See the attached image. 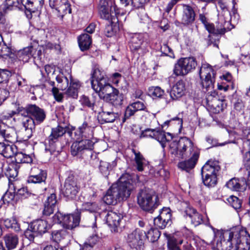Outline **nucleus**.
I'll use <instances>...</instances> for the list:
<instances>
[{"label": "nucleus", "mask_w": 250, "mask_h": 250, "mask_svg": "<svg viewBox=\"0 0 250 250\" xmlns=\"http://www.w3.org/2000/svg\"><path fill=\"white\" fill-rule=\"evenodd\" d=\"M161 52L165 56H168L170 57H173V53L171 49L167 45V44H163L160 48Z\"/></svg>", "instance_id": "nucleus-59"}, {"label": "nucleus", "mask_w": 250, "mask_h": 250, "mask_svg": "<svg viewBox=\"0 0 250 250\" xmlns=\"http://www.w3.org/2000/svg\"><path fill=\"white\" fill-rule=\"evenodd\" d=\"M16 188H8L5 194L3 195L2 198L3 200L7 202L12 201L15 196H16Z\"/></svg>", "instance_id": "nucleus-52"}, {"label": "nucleus", "mask_w": 250, "mask_h": 250, "mask_svg": "<svg viewBox=\"0 0 250 250\" xmlns=\"http://www.w3.org/2000/svg\"><path fill=\"white\" fill-rule=\"evenodd\" d=\"M50 227L46 221L42 219L36 220L30 224V228L38 234L44 233Z\"/></svg>", "instance_id": "nucleus-26"}, {"label": "nucleus", "mask_w": 250, "mask_h": 250, "mask_svg": "<svg viewBox=\"0 0 250 250\" xmlns=\"http://www.w3.org/2000/svg\"><path fill=\"white\" fill-rule=\"evenodd\" d=\"M156 131V129L147 128L142 131L140 138L149 137L154 139Z\"/></svg>", "instance_id": "nucleus-55"}, {"label": "nucleus", "mask_w": 250, "mask_h": 250, "mask_svg": "<svg viewBox=\"0 0 250 250\" xmlns=\"http://www.w3.org/2000/svg\"><path fill=\"white\" fill-rule=\"evenodd\" d=\"M225 186L227 188H240L243 186L240 183L238 179L233 178L226 184Z\"/></svg>", "instance_id": "nucleus-56"}, {"label": "nucleus", "mask_w": 250, "mask_h": 250, "mask_svg": "<svg viewBox=\"0 0 250 250\" xmlns=\"http://www.w3.org/2000/svg\"><path fill=\"white\" fill-rule=\"evenodd\" d=\"M218 6L221 11H219L218 20L221 24L225 22L226 24L231 25L232 23L238 22L239 16L235 10L232 11V15L228 10L226 5L221 0L218 1Z\"/></svg>", "instance_id": "nucleus-12"}, {"label": "nucleus", "mask_w": 250, "mask_h": 250, "mask_svg": "<svg viewBox=\"0 0 250 250\" xmlns=\"http://www.w3.org/2000/svg\"><path fill=\"white\" fill-rule=\"evenodd\" d=\"M135 112L136 111L131 104L128 106L125 109L124 116L122 119L123 123L125 122L127 119H128L130 116L133 115Z\"/></svg>", "instance_id": "nucleus-57"}, {"label": "nucleus", "mask_w": 250, "mask_h": 250, "mask_svg": "<svg viewBox=\"0 0 250 250\" xmlns=\"http://www.w3.org/2000/svg\"><path fill=\"white\" fill-rule=\"evenodd\" d=\"M195 147L192 141L187 137H181L178 141H173L169 144L170 153L176 157L184 158L194 152Z\"/></svg>", "instance_id": "nucleus-5"}, {"label": "nucleus", "mask_w": 250, "mask_h": 250, "mask_svg": "<svg viewBox=\"0 0 250 250\" xmlns=\"http://www.w3.org/2000/svg\"><path fill=\"white\" fill-rule=\"evenodd\" d=\"M227 201L230 205L235 210H239L242 207V201L237 197L231 195L228 199Z\"/></svg>", "instance_id": "nucleus-48"}, {"label": "nucleus", "mask_w": 250, "mask_h": 250, "mask_svg": "<svg viewBox=\"0 0 250 250\" xmlns=\"http://www.w3.org/2000/svg\"><path fill=\"white\" fill-rule=\"evenodd\" d=\"M204 26L209 33L214 35L224 34L227 30H229L233 28V27H230L229 25L226 24L224 22L221 24L219 21L216 28H215L212 23L209 22H208Z\"/></svg>", "instance_id": "nucleus-24"}, {"label": "nucleus", "mask_w": 250, "mask_h": 250, "mask_svg": "<svg viewBox=\"0 0 250 250\" xmlns=\"http://www.w3.org/2000/svg\"><path fill=\"white\" fill-rule=\"evenodd\" d=\"M166 195L165 190L141 188L138 193L137 203L143 210L152 213Z\"/></svg>", "instance_id": "nucleus-4"}, {"label": "nucleus", "mask_w": 250, "mask_h": 250, "mask_svg": "<svg viewBox=\"0 0 250 250\" xmlns=\"http://www.w3.org/2000/svg\"><path fill=\"white\" fill-rule=\"evenodd\" d=\"M149 94L153 97H161L164 94V91L159 86H152L149 88Z\"/></svg>", "instance_id": "nucleus-50"}, {"label": "nucleus", "mask_w": 250, "mask_h": 250, "mask_svg": "<svg viewBox=\"0 0 250 250\" xmlns=\"http://www.w3.org/2000/svg\"><path fill=\"white\" fill-rule=\"evenodd\" d=\"M166 134L170 136L169 133L157 130L155 135L154 139L161 144L163 148L165 147L166 143L168 141V139L167 138Z\"/></svg>", "instance_id": "nucleus-44"}, {"label": "nucleus", "mask_w": 250, "mask_h": 250, "mask_svg": "<svg viewBox=\"0 0 250 250\" xmlns=\"http://www.w3.org/2000/svg\"><path fill=\"white\" fill-rule=\"evenodd\" d=\"M132 5L136 8L143 7L149 0H131Z\"/></svg>", "instance_id": "nucleus-63"}, {"label": "nucleus", "mask_w": 250, "mask_h": 250, "mask_svg": "<svg viewBox=\"0 0 250 250\" xmlns=\"http://www.w3.org/2000/svg\"><path fill=\"white\" fill-rule=\"evenodd\" d=\"M167 247L169 250H174L179 248V246L183 243V240L180 238L177 234L168 235Z\"/></svg>", "instance_id": "nucleus-36"}, {"label": "nucleus", "mask_w": 250, "mask_h": 250, "mask_svg": "<svg viewBox=\"0 0 250 250\" xmlns=\"http://www.w3.org/2000/svg\"><path fill=\"white\" fill-rule=\"evenodd\" d=\"M199 75L203 88L209 91L206 98L208 104L216 108L218 112L222 111L223 102L218 99L217 92L212 91L214 87L215 75L212 66L208 63L202 64L199 71Z\"/></svg>", "instance_id": "nucleus-3"}, {"label": "nucleus", "mask_w": 250, "mask_h": 250, "mask_svg": "<svg viewBox=\"0 0 250 250\" xmlns=\"http://www.w3.org/2000/svg\"><path fill=\"white\" fill-rule=\"evenodd\" d=\"M220 170V167L217 162L208 161L203 167L201 169L202 177L217 176V172Z\"/></svg>", "instance_id": "nucleus-22"}, {"label": "nucleus", "mask_w": 250, "mask_h": 250, "mask_svg": "<svg viewBox=\"0 0 250 250\" xmlns=\"http://www.w3.org/2000/svg\"><path fill=\"white\" fill-rule=\"evenodd\" d=\"M76 187V183L74 176L73 175H69L64 182V188H74Z\"/></svg>", "instance_id": "nucleus-58"}, {"label": "nucleus", "mask_w": 250, "mask_h": 250, "mask_svg": "<svg viewBox=\"0 0 250 250\" xmlns=\"http://www.w3.org/2000/svg\"><path fill=\"white\" fill-rule=\"evenodd\" d=\"M131 176L125 173L123 174L119 179L116 184L117 186L113 184L110 188H129L131 185Z\"/></svg>", "instance_id": "nucleus-39"}, {"label": "nucleus", "mask_w": 250, "mask_h": 250, "mask_svg": "<svg viewBox=\"0 0 250 250\" xmlns=\"http://www.w3.org/2000/svg\"><path fill=\"white\" fill-rule=\"evenodd\" d=\"M60 192L67 199H73L76 196L78 191L77 188H60Z\"/></svg>", "instance_id": "nucleus-47"}, {"label": "nucleus", "mask_w": 250, "mask_h": 250, "mask_svg": "<svg viewBox=\"0 0 250 250\" xmlns=\"http://www.w3.org/2000/svg\"><path fill=\"white\" fill-rule=\"evenodd\" d=\"M99 237L94 234L89 236L84 243L82 250H93L94 246L99 241Z\"/></svg>", "instance_id": "nucleus-41"}, {"label": "nucleus", "mask_w": 250, "mask_h": 250, "mask_svg": "<svg viewBox=\"0 0 250 250\" xmlns=\"http://www.w3.org/2000/svg\"><path fill=\"white\" fill-rule=\"evenodd\" d=\"M22 4L30 13H34L43 4V0H21Z\"/></svg>", "instance_id": "nucleus-27"}, {"label": "nucleus", "mask_w": 250, "mask_h": 250, "mask_svg": "<svg viewBox=\"0 0 250 250\" xmlns=\"http://www.w3.org/2000/svg\"><path fill=\"white\" fill-rule=\"evenodd\" d=\"M12 54V50L5 44H3L0 48V57L6 58L7 57H10Z\"/></svg>", "instance_id": "nucleus-54"}, {"label": "nucleus", "mask_w": 250, "mask_h": 250, "mask_svg": "<svg viewBox=\"0 0 250 250\" xmlns=\"http://www.w3.org/2000/svg\"><path fill=\"white\" fill-rule=\"evenodd\" d=\"M197 65V61L193 57L181 58L174 65L173 74L177 76H185L194 70Z\"/></svg>", "instance_id": "nucleus-9"}, {"label": "nucleus", "mask_w": 250, "mask_h": 250, "mask_svg": "<svg viewBox=\"0 0 250 250\" xmlns=\"http://www.w3.org/2000/svg\"><path fill=\"white\" fill-rule=\"evenodd\" d=\"M143 42V36L141 34L132 35L129 42V47L132 51H138L141 48Z\"/></svg>", "instance_id": "nucleus-35"}, {"label": "nucleus", "mask_w": 250, "mask_h": 250, "mask_svg": "<svg viewBox=\"0 0 250 250\" xmlns=\"http://www.w3.org/2000/svg\"><path fill=\"white\" fill-rule=\"evenodd\" d=\"M49 5L51 8L57 11L59 16L62 17L71 12L70 5L67 0H49Z\"/></svg>", "instance_id": "nucleus-17"}, {"label": "nucleus", "mask_w": 250, "mask_h": 250, "mask_svg": "<svg viewBox=\"0 0 250 250\" xmlns=\"http://www.w3.org/2000/svg\"><path fill=\"white\" fill-rule=\"evenodd\" d=\"M122 218L121 214L112 211L107 212L105 216L106 224L112 232L117 231L118 227Z\"/></svg>", "instance_id": "nucleus-20"}, {"label": "nucleus", "mask_w": 250, "mask_h": 250, "mask_svg": "<svg viewBox=\"0 0 250 250\" xmlns=\"http://www.w3.org/2000/svg\"><path fill=\"white\" fill-rule=\"evenodd\" d=\"M185 212L191 218V222L195 226L202 223L203 219L202 215L199 214L194 208L190 206H188Z\"/></svg>", "instance_id": "nucleus-32"}, {"label": "nucleus", "mask_w": 250, "mask_h": 250, "mask_svg": "<svg viewBox=\"0 0 250 250\" xmlns=\"http://www.w3.org/2000/svg\"><path fill=\"white\" fill-rule=\"evenodd\" d=\"M132 151L135 155V167L139 171H143L147 164L146 160L139 151H136L134 149H132Z\"/></svg>", "instance_id": "nucleus-37"}, {"label": "nucleus", "mask_w": 250, "mask_h": 250, "mask_svg": "<svg viewBox=\"0 0 250 250\" xmlns=\"http://www.w3.org/2000/svg\"><path fill=\"white\" fill-rule=\"evenodd\" d=\"M66 129L60 125L52 128L51 133L48 137V147H46L45 150L53 154L55 151H59L58 146L60 145V139L65 134Z\"/></svg>", "instance_id": "nucleus-10"}, {"label": "nucleus", "mask_w": 250, "mask_h": 250, "mask_svg": "<svg viewBox=\"0 0 250 250\" xmlns=\"http://www.w3.org/2000/svg\"><path fill=\"white\" fill-rule=\"evenodd\" d=\"M78 42L80 49L84 51L90 48L92 43V40L89 35L87 34H83L79 36Z\"/></svg>", "instance_id": "nucleus-38"}, {"label": "nucleus", "mask_w": 250, "mask_h": 250, "mask_svg": "<svg viewBox=\"0 0 250 250\" xmlns=\"http://www.w3.org/2000/svg\"><path fill=\"white\" fill-rule=\"evenodd\" d=\"M56 203V194L51 193V195L48 197L47 201L45 202L44 208L43 211V214L48 216L53 213Z\"/></svg>", "instance_id": "nucleus-29"}, {"label": "nucleus", "mask_w": 250, "mask_h": 250, "mask_svg": "<svg viewBox=\"0 0 250 250\" xmlns=\"http://www.w3.org/2000/svg\"><path fill=\"white\" fill-rule=\"evenodd\" d=\"M0 136L5 141L11 143L17 141L16 131L12 128L7 127L6 129H0Z\"/></svg>", "instance_id": "nucleus-33"}, {"label": "nucleus", "mask_w": 250, "mask_h": 250, "mask_svg": "<svg viewBox=\"0 0 250 250\" xmlns=\"http://www.w3.org/2000/svg\"><path fill=\"white\" fill-rule=\"evenodd\" d=\"M99 14L101 18L105 19L111 23L117 22L118 17L125 14L124 10L118 8L114 2L110 1V5L104 0L101 1L99 9Z\"/></svg>", "instance_id": "nucleus-6"}, {"label": "nucleus", "mask_w": 250, "mask_h": 250, "mask_svg": "<svg viewBox=\"0 0 250 250\" xmlns=\"http://www.w3.org/2000/svg\"><path fill=\"white\" fill-rule=\"evenodd\" d=\"M198 158V153L197 152H194L192 157L189 159L179 163L178 164V167L182 169L188 171L194 167Z\"/></svg>", "instance_id": "nucleus-28"}, {"label": "nucleus", "mask_w": 250, "mask_h": 250, "mask_svg": "<svg viewBox=\"0 0 250 250\" xmlns=\"http://www.w3.org/2000/svg\"><path fill=\"white\" fill-rule=\"evenodd\" d=\"M37 235V233L33 231V229L30 228V225L28 226V229L24 231L25 236L30 241H33L34 237Z\"/></svg>", "instance_id": "nucleus-61"}, {"label": "nucleus", "mask_w": 250, "mask_h": 250, "mask_svg": "<svg viewBox=\"0 0 250 250\" xmlns=\"http://www.w3.org/2000/svg\"><path fill=\"white\" fill-rule=\"evenodd\" d=\"M131 191L132 188H108L103 197V201L107 205H115L126 200Z\"/></svg>", "instance_id": "nucleus-8"}, {"label": "nucleus", "mask_w": 250, "mask_h": 250, "mask_svg": "<svg viewBox=\"0 0 250 250\" xmlns=\"http://www.w3.org/2000/svg\"><path fill=\"white\" fill-rule=\"evenodd\" d=\"M203 182L207 187H214L217 183V176L202 177Z\"/></svg>", "instance_id": "nucleus-53"}, {"label": "nucleus", "mask_w": 250, "mask_h": 250, "mask_svg": "<svg viewBox=\"0 0 250 250\" xmlns=\"http://www.w3.org/2000/svg\"><path fill=\"white\" fill-rule=\"evenodd\" d=\"M185 83L182 80L178 81L172 87L170 95L173 100H176L182 97L185 93Z\"/></svg>", "instance_id": "nucleus-25"}, {"label": "nucleus", "mask_w": 250, "mask_h": 250, "mask_svg": "<svg viewBox=\"0 0 250 250\" xmlns=\"http://www.w3.org/2000/svg\"><path fill=\"white\" fill-rule=\"evenodd\" d=\"M3 240L8 249H15L19 243V237L16 234L8 233L4 235Z\"/></svg>", "instance_id": "nucleus-30"}, {"label": "nucleus", "mask_w": 250, "mask_h": 250, "mask_svg": "<svg viewBox=\"0 0 250 250\" xmlns=\"http://www.w3.org/2000/svg\"><path fill=\"white\" fill-rule=\"evenodd\" d=\"M26 113L33 119L35 125H40L46 118V114L43 109L40 108L36 104H30L25 108Z\"/></svg>", "instance_id": "nucleus-15"}, {"label": "nucleus", "mask_w": 250, "mask_h": 250, "mask_svg": "<svg viewBox=\"0 0 250 250\" xmlns=\"http://www.w3.org/2000/svg\"><path fill=\"white\" fill-rule=\"evenodd\" d=\"M214 233L220 234L221 240L216 242L212 250H249L250 235L246 228L237 227L230 230H216L211 226Z\"/></svg>", "instance_id": "nucleus-1"}, {"label": "nucleus", "mask_w": 250, "mask_h": 250, "mask_svg": "<svg viewBox=\"0 0 250 250\" xmlns=\"http://www.w3.org/2000/svg\"><path fill=\"white\" fill-rule=\"evenodd\" d=\"M17 151L16 146L13 145L0 143V154L5 158L12 157Z\"/></svg>", "instance_id": "nucleus-31"}, {"label": "nucleus", "mask_w": 250, "mask_h": 250, "mask_svg": "<svg viewBox=\"0 0 250 250\" xmlns=\"http://www.w3.org/2000/svg\"><path fill=\"white\" fill-rule=\"evenodd\" d=\"M4 226L7 229H13L15 231H19L21 229L20 225L15 218H10L3 220Z\"/></svg>", "instance_id": "nucleus-42"}, {"label": "nucleus", "mask_w": 250, "mask_h": 250, "mask_svg": "<svg viewBox=\"0 0 250 250\" xmlns=\"http://www.w3.org/2000/svg\"><path fill=\"white\" fill-rule=\"evenodd\" d=\"M102 104L101 111H98V118L99 121L101 122V124L114 122L118 118V113L108 109V107L111 106L109 104L105 103Z\"/></svg>", "instance_id": "nucleus-16"}, {"label": "nucleus", "mask_w": 250, "mask_h": 250, "mask_svg": "<svg viewBox=\"0 0 250 250\" xmlns=\"http://www.w3.org/2000/svg\"><path fill=\"white\" fill-rule=\"evenodd\" d=\"M111 89L105 91L103 90L98 95L101 99L115 106L121 105L122 104L123 101V95L119 93L118 89L113 87L110 85Z\"/></svg>", "instance_id": "nucleus-13"}, {"label": "nucleus", "mask_w": 250, "mask_h": 250, "mask_svg": "<svg viewBox=\"0 0 250 250\" xmlns=\"http://www.w3.org/2000/svg\"><path fill=\"white\" fill-rule=\"evenodd\" d=\"M46 176L47 174L45 171L34 167L31 169L30 175L28 177L27 182L31 184L44 183Z\"/></svg>", "instance_id": "nucleus-21"}, {"label": "nucleus", "mask_w": 250, "mask_h": 250, "mask_svg": "<svg viewBox=\"0 0 250 250\" xmlns=\"http://www.w3.org/2000/svg\"><path fill=\"white\" fill-rule=\"evenodd\" d=\"M195 19V13L189 5L184 4L183 6V13L181 19V23L184 26H189L192 25Z\"/></svg>", "instance_id": "nucleus-18"}, {"label": "nucleus", "mask_w": 250, "mask_h": 250, "mask_svg": "<svg viewBox=\"0 0 250 250\" xmlns=\"http://www.w3.org/2000/svg\"><path fill=\"white\" fill-rule=\"evenodd\" d=\"M146 236L145 231L136 229L128 234L126 242L131 248L141 250L144 245Z\"/></svg>", "instance_id": "nucleus-14"}, {"label": "nucleus", "mask_w": 250, "mask_h": 250, "mask_svg": "<svg viewBox=\"0 0 250 250\" xmlns=\"http://www.w3.org/2000/svg\"><path fill=\"white\" fill-rule=\"evenodd\" d=\"M16 196L19 198H26L29 195L27 188H16Z\"/></svg>", "instance_id": "nucleus-64"}, {"label": "nucleus", "mask_w": 250, "mask_h": 250, "mask_svg": "<svg viewBox=\"0 0 250 250\" xmlns=\"http://www.w3.org/2000/svg\"><path fill=\"white\" fill-rule=\"evenodd\" d=\"M171 216L168 209L163 208L160 211L159 215L154 219L155 226L161 229H165L171 222Z\"/></svg>", "instance_id": "nucleus-19"}, {"label": "nucleus", "mask_w": 250, "mask_h": 250, "mask_svg": "<svg viewBox=\"0 0 250 250\" xmlns=\"http://www.w3.org/2000/svg\"><path fill=\"white\" fill-rule=\"evenodd\" d=\"M91 84L93 90L99 94L103 90L111 89L107 81L104 71L99 67H95L91 74Z\"/></svg>", "instance_id": "nucleus-7"}, {"label": "nucleus", "mask_w": 250, "mask_h": 250, "mask_svg": "<svg viewBox=\"0 0 250 250\" xmlns=\"http://www.w3.org/2000/svg\"><path fill=\"white\" fill-rule=\"evenodd\" d=\"M16 117L17 125L21 129H24L26 133L23 139L28 140L32 136V130L35 124L26 112L23 113L18 112Z\"/></svg>", "instance_id": "nucleus-11"}, {"label": "nucleus", "mask_w": 250, "mask_h": 250, "mask_svg": "<svg viewBox=\"0 0 250 250\" xmlns=\"http://www.w3.org/2000/svg\"><path fill=\"white\" fill-rule=\"evenodd\" d=\"M67 235L65 230H54L52 232V239L56 243H59L62 240L64 239Z\"/></svg>", "instance_id": "nucleus-45"}, {"label": "nucleus", "mask_w": 250, "mask_h": 250, "mask_svg": "<svg viewBox=\"0 0 250 250\" xmlns=\"http://www.w3.org/2000/svg\"><path fill=\"white\" fill-rule=\"evenodd\" d=\"M81 84L79 82L71 81L70 86L65 92V94L68 97L77 98L78 94V89Z\"/></svg>", "instance_id": "nucleus-40"}, {"label": "nucleus", "mask_w": 250, "mask_h": 250, "mask_svg": "<svg viewBox=\"0 0 250 250\" xmlns=\"http://www.w3.org/2000/svg\"><path fill=\"white\" fill-rule=\"evenodd\" d=\"M78 130L81 138L72 143L70 152L73 156L83 158L86 152L93 150L96 139L93 136V128L87 122H84Z\"/></svg>", "instance_id": "nucleus-2"}, {"label": "nucleus", "mask_w": 250, "mask_h": 250, "mask_svg": "<svg viewBox=\"0 0 250 250\" xmlns=\"http://www.w3.org/2000/svg\"><path fill=\"white\" fill-rule=\"evenodd\" d=\"M65 216V215L62 214L60 212H58L53 216V221L55 223L63 224Z\"/></svg>", "instance_id": "nucleus-62"}, {"label": "nucleus", "mask_w": 250, "mask_h": 250, "mask_svg": "<svg viewBox=\"0 0 250 250\" xmlns=\"http://www.w3.org/2000/svg\"><path fill=\"white\" fill-rule=\"evenodd\" d=\"M80 102L81 104L83 107H86L91 109L93 110L97 111L96 109H95V104L94 100L93 99H90L88 97L83 95L80 97Z\"/></svg>", "instance_id": "nucleus-43"}, {"label": "nucleus", "mask_w": 250, "mask_h": 250, "mask_svg": "<svg viewBox=\"0 0 250 250\" xmlns=\"http://www.w3.org/2000/svg\"><path fill=\"white\" fill-rule=\"evenodd\" d=\"M99 209V206L96 202H85L82 205V210L88 211L90 212H96Z\"/></svg>", "instance_id": "nucleus-49"}, {"label": "nucleus", "mask_w": 250, "mask_h": 250, "mask_svg": "<svg viewBox=\"0 0 250 250\" xmlns=\"http://www.w3.org/2000/svg\"><path fill=\"white\" fill-rule=\"evenodd\" d=\"M56 80L59 83H62V85H58V86L62 90H64L66 88V87L68 86V80L66 77H60L57 76L56 77Z\"/></svg>", "instance_id": "nucleus-60"}, {"label": "nucleus", "mask_w": 250, "mask_h": 250, "mask_svg": "<svg viewBox=\"0 0 250 250\" xmlns=\"http://www.w3.org/2000/svg\"><path fill=\"white\" fill-rule=\"evenodd\" d=\"M32 51H33V50L32 45H31L19 50L16 55L20 61L26 62L32 58Z\"/></svg>", "instance_id": "nucleus-34"}, {"label": "nucleus", "mask_w": 250, "mask_h": 250, "mask_svg": "<svg viewBox=\"0 0 250 250\" xmlns=\"http://www.w3.org/2000/svg\"><path fill=\"white\" fill-rule=\"evenodd\" d=\"M80 221V214L76 212L74 214L65 215L63 225L68 229H72L79 226Z\"/></svg>", "instance_id": "nucleus-23"}, {"label": "nucleus", "mask_w": 250, "mask_h": 250, "mask_svg": "<svg viewBox=\"0 0 250 250\" xmlns=\"http://www.w3.org/2000/svg\"><path fill=\"white\" fill-rule=\"evenodd\" d=\"M161 233L157 229H151L146 233V238L150 242H154L160 237Z\"/></svg>", "instance_id": "nucleus-46"}, {"label": "nucleus", "mask_w": 250, "mask_h": 250, "mask_svg": "<svg viewBox=\"0 0 250 250\" xmlns=\"http://www.w3.org/2000/svg\"><path fill=\"white\" fill-rule=\"evenodd\" d=\"M33 51H32V58L41 61L42 56L43 48L39 45L32 46Z\"/></svg>", "instance_id": "nucleus-51"}]
</instances>
